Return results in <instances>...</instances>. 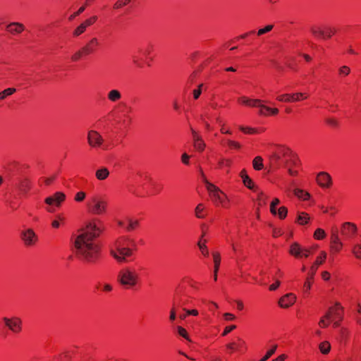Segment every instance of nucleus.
Listing matches in <instances>:
<instances>
[{"mask_svg":"<svg viewBox=\"0 0 361 361\" xmlns=\"http://www.w3.org/2000/svg\"><path fill=\"white\" fill-rule=\"evenodd\" d=\"M104 223L99 219L90 220L84 229L72 235L70 249L73 256L87 264H96L102 258V247L97 238L104 231Z\"/></svg>","mask_w":361,"mask_h":361,"instance_id":"1","label":"nucleus"},{"mask_svg":"<svg viewBox=\"0 0 361 361\" xmlns=\"http://www.w3.org/2000/svg\"><path fill=\"white\" fill-rule=\"evenodd\" d=\"M300 161L296 154L285 145L275 146L269 157V172L273 173L281 167L288 169L290 176L298 175Z\"/></svg>","mask_w":361,"mask_h":361,"instance_id":"2","label":"nucleus"},{"mask_svg":"<svg viewBox=\"0 0 361 361\" xmlns=\"http://www.w3.org/2000/svg\"><path fill=\"white\" fill-rule=\"evenodd\" d=\"M132 109L126 104H119L114 111L110 112L106 118H103L98 121V125L102 122V120L109 121L111 127L116 132H126L131 123L132 118L130 116Z\"/></svg>","mask_w":361,"mask_h":361,"instance_id":"3","label":"nucleus"},{"mask_svg":"<svg viewBox=\"0 0 361 361\" xmlns=\"http://www.w3.org/2000/svg\"><path fill=\"white\" fill-rule=\"evenodd\" d=\"M137 250L135 241L128 236H121L112 245L110 254L118 262L125 261L126 257H131Z\"/></svg>","mask_w":361,"mask_h":361,"instance_id":"4","label":"nucleus"},{"mask_svg":"<svg viewBox=\"0 0 361 361\" xmlns=\"http://www.w3.org/2000/svg\"><path fill=\"white\" fill-rule=\"evenodd\" d=\"M117 282L126 290H135L140 285V276L134 267L122 268L118 273Z\"/></svg>","mask_w":361,"mask_h":361,"instance_id":"5","label":"nucleus"},{"mask_svg":"<svg viewBox=\"0 0 361 361\" xmlns=\"http://www.w3.org/2000/svg\"><path fill=\"white\" fill-rule=\"evenodd\" d=\"M344 318V307L341 302H336L329 307L325 314L321 317L318 325L322 329L327 328L330 324L333 323L334 328L339 327Z\"/></svg>","mask_w":361,"mask_h":361,"instance_id":"6","label":"nucleus"},{"mask_svg":"<svg viewBox=\"0 0 361 361\" xmlns=\"http://www.w3.org/2000/svg\"><path fill=\"white\" fill-rule=\"evenodd\" d=\"M154 44L149 42L142 47H139L131 56V62L134 67L142 68L145 66L150 67L154 61L153 53Z\"/></svg>","mask_w":361,"mask_h":361,"instance_id":"7","label":"nucleus"},{"mask_svg":"<svg viewBox=\"0 0 361 361\" xmlns=\"http://www.w3.org/2000/svg\"><path fill=\"white\" fill-rule=\"evenodd\" d=\"M164 188L161 182L145 176L140 185H138L133 193L137 197L153 196L159 194Z\"/></svg>","mask_w":361,"mask_h":361,"instance_id":"8","label":"nucleus"},{"mask_svg":"<svg viewBox=\"0 0 361 361\" xmlns=\"http://www.w3.org/2000/svg\"><path fill=\"white\" fill-rule=\"evenodd\" d=\"M100 46L101 44L99 40L97 37H92L84 46L80 47L71 56V61L76 63L87 59V56L97 52L100 48Z\"/></svg>","mask_w":361,"mask_h":361,"instance_id":"9","label":"nucleus"},{"mask_svg":"<svg viewBox=\"0 0 361 361\" xmlns=\"http://www.w3.org/2000/svg\"><path fill=\"white\" fill-rule=\"evenodd\" d=\"M201 174L203 182L205 183L207 189L209 192V196L216 206H221L225 208L229 207V201L226 195L217 186L208 181L204 173L201 170Z\"/></svg>","mask_w":361,"mask_h":361,"instance_id":"10","label":"nucleus"},{"mask_svg":"<svg viewBox=\"0 0 361 361\" xmlns=\"http://www.w3.org/2000/svg\"><path fill=\"white\" fill-rule=\"evenodd\" d=\"M310 31L315 39L326 41L337 32V29L330 25H313L310 27Z\"/></svg>","mask_w":361,"mask_h":361,"instance_id":"11","label":"nucleus"},{"mask_svg":"<svg viewBox=\"0 0 361 361\" xmlns=\"http://www.w3.org/2000/svg\"><path fill=\"white\" fill-rule=\"evenodd\" d=\"M108 203L99 196L92 197L87 204V211L94 215H102L106 213Z\"/></svg>","mask_w":361,"mask_h":361,"instance_id":"12","label":"nucleus"},{"mask_svg":"<svg viewBox=\"0 0 361 361\" xmlns=\"http://www.w3.org/2000/svg\"><path fill=\"white\" fill-rule=\"evenodd\" d=\"M226 353L232 355L234 353L243 354L247 351L245 341L240 337H236L226 345Z\"/></svg>","mask_w":361,"mask_h":361,"instance_id":"13","label":"nucleus"},{"mask_svg":"<svg viewBox=\"0 0 361 361\" xmlns=\"http://www.w3.org/2000/svg\"><path fill=\"white\" fill-rule=\"evenodd\" d=\"M2 321L6 327H7L13 334H20L23 331V322L18 317H3Z\"/></svg>","mask_w":361,"mask_h":361,"instance_id":"14","label":"nucleus"},{"mask_svg":"<svg viewBox=\"0 0 361 361\" xmlns=\"http://www.w3.org/2000/svg\"><path fill=\"white\" fill-rule=\"evenodd\" d=\"M87 140L89 146L94 149L101 148L104 142L102 135L94 130H90L87 132Z\"/></svg>","mask_w":361,"mask_h":361,"instance_id":"15","label":"nucleus"},{"mask_svg":"<svg viewBox=\"0 0 361 361\" xmlns=\"http://www.w3.org/2000/svg\"><path fill=\"white\" fill-rule=\"evenodd\" d=\"M20 238L24 245L27 247L34 246L38 241V236L32 228H27L22 231Z\"/></svg>","mask_w":361,"mask_h":361,"instance_id":"16","label":"nucleus"},{"mask_svg":"<svg viewBox=\"0 0 361 361\" xmlns=\"http://www.w3.org/2000/svg\"><path fill=\"white\" fill-rule=\"evenodd\" d=\"M308 97L307 93L302 92L282 94L276 97V100L281 102H296L307 99Z\"/></svg>","mask_w":361,"mask_h":361,"instance_id":"17","label":"nucleus"},{"mask_svg":"<svg viewBox=\"0 0 361 361\" xmlns=\"http://www.w3.org/2000/svg\"><path fill=\"white\" fill-rule=\"evenodd\" d=\"M16 188L21 195H26L32 188V183L27 177L20 178L16 183Z\"/></svg>","mask_w":361,"mask_h":361,"instance_id":"18","label":"nucleus"},{"mask_svg":"<svg viewBox=\"0 0 361 361\" xmlns=\"http://www.w3.org/2000/svg\"><path fill=\"white\" fill-rule=\"evenodd\" d=\"M273 27H274L273 25H267L264 27L259 29L257 32H256L255 30H251V31L245 32L243 35H240L236 37V40H239L240 39H245V38H247V37H250L252 36H255V35H257V36L263 35L271 31Z\"/></svg>","mask_w":361,"mask_h":361,"instance_id":"19","label":"nucleus"},{"mask_svg":"<svg viewBox=\"0 0 361 361\" xmlns=\"http://www.w3.org/2000/svg\"><path fill=\"white\" fill-rule=\"evenodd\" d=\"M65 199L66 195L63 192H56L52 196L47 197L44 202L49 205L59 207L61 204L65 201Z\"/></svg>","mask_w":361,"mask_h":361,"instance_id":"20","label":"nucleus"},{"mask_svg":"<svg viewBox=\"0 0 361 361\" xmlns=\"http://www.w3.org/2000/svg\"><path fill=\"white\" fill-rule=\"evenodd\" d=\"M240 177L242 178L244 185L253 192L259 190V186L247 175V171L244 169L240 172Z\"/></svg>","mask_w":361,"mask_h":361,"instance_id":"21","label":"nucleus"},{"mask_svg":"<svg viewBox=\"0 0 361 361\" xmlns=\"http://www.w3.org/2000/svg\"><path fill=\"white\" fill-rule=\"evenodd\" d=\"M317 183L323 188H329L332 185L331 177L326 172H320L317 176Z\"/></svg>","mask_w":361,"mask_h":361,"instance_id":"22","label":"nucleus"},{"mask_svg":"<svg viewBox=\"0 0 361 361\" xmlns=\"http://www.w3.org/2000/svg\"><path fill=\"white\" fill-rule=\"evenodd\" d=\"M296 301V296L293 293H287L280 298L278 303L281 308H288Z\"/></svg>","mask_w":361,"mask_h":361,"instance_id":"23","label":"nucleus"},{"mask_svg":"<svg viewBox=\"0 0 361 361\" xmlns=\"http://www.w3.org/2000/svg\"><path fill=\"white\" fill-rule=\"evenodd\" d=\"M262 100L258 99H250L245 96L240 97L237 99V103L240 105L245 106L247 107H257L262 103Z\"/></svg>","mask_w":361,"mask_h":361,"instance_id":"24","label":"nucleus"},{"mask_svg":"<svg viewBox=\"0 0 361 361\" xmlns=\"http://www.w3.org/2000/svg\"><path fill=\"white\" fill-rule=\"evenodd\" d=\"M193 299L187 295H176L174 298V303L182 307H190L192 305Z\"/></svg>","mask_w":361,"mask_h":361,"instance_id":"25","label":"nucleus"},{"mask_svg":"<svg viewBox=\"0 0 361 361\" xmlns=\"http://www.w3.org/2000/svg\"><path fill=\"white\" fill-rule=\"evenodd\" d=\"M289 254L296 259L304 257V247H302L298 243H293L289 249Z\"/></svg>","mask_w":361,"mask_h":361,"instance_id":"26","label":"nucleus"},{"mask_svg":"<svg viewBox=\"0 0 361 361\" xmlns=\"http://www.w3.org/2000/svg\"><path fill=\"white\" fill-rule=\"evenodd\" d=\"M25 27V25L23 23L13 22L9 23L6 26V31L11 35H16L21 34L24 30Z\"/></svg>","mask_w":361,"mask_h":361,"instance_id":"27","label":"nucleus"},{"mask_svg":"<svg viewBox=\"0 0 361 361\" xmlns=\"http://www.w3.org/2000/svg\"><path fill=\"white\" fill-rule=\"evenodd\" d=\"M357 232V226L355 224L350 222H345L343 224L341 228V233L343 235L348 237H353Z\"/></svg>","mask_w":361,"mask_h":361,"instance_id":"28","label":"nucleus"},{"mask_svg":"<svg viewBox=\"0 0 361 361\" xmlns=\"http://www.w3.org/2000/svg\"><path fill=\"white\" fill-rule=\"evenodd\" d=\"M351 253L359 261L361 266V237L354 240L351 247Z\"/></svg>","mask_w":361,"mask_h":361,"instance_id":"29","label":"nucleus"},{"mask_svg":"<svg viewBox=\"0 0 361 361\" xmlns=\"http://www.w3.org/2000/svg\"><path fill=\"white\" fill-rule=\"evenodd\" d=\"M257 107L259 108V114L264 116H276L279 112L277 108H271L263 105L262 103H260V106H258Z\"/></svg>","mask_w":361,"mask_h":361,"instance_id":"30","label":"nucleus"},{"mask_svg":"<svg viewBox=\"0 0 361 361\" xmlns=\"http://www.w3.org/2000/svg\"><path fill=\"white\" fill-rule=\"evenodd\" d=\"M213 261H214V280L217 281L218 271L221 264V255L219 252H212Z\"/></svg>","mask_w":361,"mask_h":361,"instance_id":"31","label":"nucleus"},{"mask_svg":"<svg viewBox=\"0 0 361 361\" xmlns=\"http://www.w3.org/2000/svg\"><path fill=\"white\" fill-rule=\"evenodd\" d=\"M257 197H256V202L259 207H264L267 205V201L269 200V196L266 195L262 190H261L259 188V190L256 192Z\"/></svg>","mask_w":361,"mask_h":361,"instance_id":"32","label":"nucleus"},{"mask_svg":"<svg viewBox=\"0 0 361 361\" xmlns=\"http://www.w3.org/2000/svg\"><path fill=\"white\" fill-rule=\"evenodd\" d=\"M350 338V331L347 328L342 327L339 330L338 339L341 344L346 345Z\"/></svg>","mask_w":361,"mask_h":361,"instance_id":"33","label":"nucleus"},{"mask_svg":"<svg viewBox=\"0 0 361 361\" xmlns=\"http://www.w3.org/2000/svg\"><path fill=\"white\" fill-rule=\"evenodd\" d=\"M122 98L121 92L118 90L113 89L107 93V99L113 103L117 102Z\"/></svg>","mask_w":361,"mask_h":361,"instance_id":"34","label":"nucleus"},{"mask_svg":"<svg viewBox=\"0 0 361 361\" xmlns=\"http://www.w3.org/2000/svg\"><path fill=\"white\" fill-rule=\"evenodd\" d=\"M109 176V171L106 167H102L95 172V176L99 180H106Z\"/></svg>","mask_w":361,"mask_h":361,"instance_id":"35","label":"nucleus"},{"mask_svg":"<svg viewBox=\"0 0 361 361\" xmlns=\"http://www.w3.org/2000/svg\"><path fill=\"white\" fill-rule=\"evenodd\" d=\"M310 217L306 212H300L296 218L295 222L301 226H305L309 223Z\"/></svg>","mask_w":361,"mask_h":361,"instance_id":"36","label":"nucleus"},{"mask_svg":"<svg viewBox=\"0 0 361 361\" xmlns=\"http://www.w3.org/2000/svg\"><path fill=\"white\" fill-rule=\"evenodd\" d=\"M294 195L298 198L303 201L309 200L311 197L310 194L307 191L300 188H296L294 190Z\"/></svg>","mask_w":361,"mask_h":361,"instance_id":"37","label":"nucleus"},{"mask_svg":"<svg viewBox=\"0 0 361 361\" xmlns=\"http://www.w3.org/2000/svg\"><path fill=\"white\" fill-rule=\"evenodd\" d=\"M226 144L231 149H239L241 147V145L237 141L223 139L221 141V145H224Z\"/></svg>","mask_w":361,"mask_h":361,"instance_id":"38","label":"nucleus"},{"mask_svg":"<svg viewBox=\"0 0 361 361\" xmlns=\"http://www.w3.org/2000/svg\"><path fill=\"white\" fill-rule=\"evenodd\" d=\"M66 219L63 214H58L56 219L51 222V227L53 228H59L61 225H64Z\"/></svg>","mask_w":361,"mask_h":361,"instance_id":"39","label":"nucleus"},{"mask_svg":"<svg viewBox=\"0 0 361 361\" xmlns=\"http://www.w3.org/2000/svg\"><path fill=\"white\" fill-rule=\"evenodd\" d=\"M253 169L256 171H261L264 168L263 159L260 156H257L252 160Z\"/></svg>","mask_w":361,"mask_h":361,"instance_id":"40","label":"nucleus"},{"mask_svg":"<svg viewBox=\"0 0 361 361\" xmlns=\"http://www.w3.org/2000/svg\"><path fill=\"white\" fill-rule=\"evenodd\" d=\"M197 245L202 255H204V257H208L209 250L206 245V240L203 239V235H202L200 240H199Z\"/></svg>","mask_w":361,"mask_h":361,"instance_id":"41","label":"nucleus"},{"mask_svg":"<svg viewBox=\"0 0 361 361\" xmlns=\"http://www.w3.org/2000/svg\"><path fill=\"white\" fill-rule=\"evenodd\" d=\"M233 164V161L231 159L221 158L219 160L217 164V169H222L224 167L230 168Z\"/></svg>","mask_w":361,"mask_h":361,"instance_id":"42","label":"nucleus"},{"mask_svg":"<svg viewBox=\"0 0 361 361\" xmlns=\"http://www.w3.org/2000/svg\"><path fill=\"white\" fill-rule=\"evenodd\" d=\"M343 248L342 242L330 243V255H337Z\"/></svg>","mask_w":361,"mask_h":361,"instance_id":"43","label":"nucleus"},{"mask_svg":"<svg viewBox=\"0 0 361 361\" xmlns=\"http://www.w3.org/2000/svg\"><path fill=\"white\" fill-rule=\"evenodd\" d=\"M133 0H117L113 5V10L118 11L128 5Z\"/></svg>","mask_w":361,"mask_h":361,"instance_id":"44","label":"nucleus"},{"mask_svg":"<svg viewBox=\"0 0 361 361\" xmlns=\"http://www.w3.org/2000/svg\"><path fill=\"white\" fill-rule=\"evenodd\" d=\"M128 222H129L128 225L126 228V230L128 232L133 231L138 228V227L140 226V222L137 219L133 220V219H130L128 220Z\"/></svg>","mask_w":361,"mask_h":361,"instance_id":"45","label":"nucleus"},{"mask_svg":"<svg viewBox=\"0 0 361 361\" xmlns=\"http://www.w3.org/2000/svg\"><path fill=\"white\" fill-rule=\"evenodd\" d=\"M319 248L318 245H313L308 247H304V257L307 258L310 255H313Z\"/></svg>","mask_w":361,"mask_h":361,"instance_id":"46","label":"nucleus"},{"mask_svg":"<svg viewBox=\"0 0 361 361\" xmlns=\"http://www.w3.org/2000/svg\"><path fill=\"white\" fill-rule=\"evenodd\" d=\"M16 92V89L13 87H8L0 92V100L6 99L7 97L12 95Z\"/></svg>","mask_w":361,"mask_h":361,"instance_id":"47","label":"nucleus"},{"mask_svg":"<svg viewBox=\"0 0 361 361\" xmlns=\"http://www.w3.org/2000/svg\"><path fill=\"white\" fill-rule=\"evenodd\" d=\"M319 348L322 354L326 355L330 352L331 345L328 341H323L319 344Z\"/></svg>","mask_w":361,"mask_h":361,"instance_id":"48","label":"nucleus"},{"mask_svg":"<svg viewBox=\"0 0 361 361\" xmlns=\"http://www.w3.org/2000/svg\"><path fill=\"white\" fill-rule=\"evenodd\" d=\"M326 234L324 229L322 228H317L314 232L313 237L315 240H323L326 238Z\"/></svg>","mask_w":361,"mask_h":361,"instance_id":"49","label":"nucleus"},{"mask_svg":"<svg viewBox=\"0 0 361 361\" xmlns=\"http://www.w3.org/2000/svg\"><path fill=\"white\" fill-rule=\"evenodd\" d=\"M350 73V68L348 66H343L338 68V74L340 77L348 76Z\"/></svg>","mask_w":361,"mask_h":361,"instance_id":"50","label":"nucleus"},{"mask_svg":"<svg viewBox=\"0 0 361 361\" xmlns=\"http://www.w3.org/2000/svg\"><path fill=\"white\" fill-rule=\"evenodd\" d=\"M276 214H278V217L281 220L286 219L288 214V208L285 206L280 207L278 212H276Z\"/></svg>","mask_w":361,"mask_h":361,"instance_id":"51","label":"nucleus"},{"mask_svg":"<svg viewBox=\"0 0 361 361\" xmlns=\"http://www.w3.org/2000/svg\"><path fill=\"white\" fill-rule=\"evenodd\" d=\"M326 259V252L325 251H322L319 253V255L317 257L314 264L319 266L322 264Z\"/></svg>","mask_w":361,"mask_h":361,"instance_id":"52","label":"nucleus"},{"mask_svg":"<svg viewBox=\"0 0 361 361\" xmlns=\"http://www.w3.org/2000/svg\"><path fill=\"white\" fill-rule=\"evenodd\" d=\"M277 345H274L269 350L267 351L264 356L259 361H267L276 350Z\"/></svg>","mask_w":361,"mask_h":361,"instance_id":"53","label":"nucleus"},{"mask_svg":"<svg viewBox=\"0 0 361 361\" xmlns=\"http://www.w3.org/2000/svg\"><path fill=\"white\" fill-rule=\"evenodd\" d=\"M87 27L82 23L73 31V36L78 37L84 33Z\"/></svg>","mask_w":361,"mask_h":361,"instance_id":"54","label":"nucleus"},{"mask_svg":"<svg viewBox=\"0 0 361 361\" xmlns=\"http://www.w3.org/2000/svg\"><path fill=\"white\" fill-rule=\"evenodd\" d=\"M204 206L202 204H199L195 208V215L197 218H204Z\"/></svg>","mask_w":361,"mask_h":361,"instance_id":"55","label":"nucleus"},{"mask_svg":"<svg viewBox=\"0 0 361 361\" xmlns=\"http://www.w3.org/2000/svg\"><path fill=\"white\" fill-rule=\"evenodd\" d=\"M206 145L204 142V140H200L198 141L194 142V147L198 151V152H203L205 149Z\"/></svg>","mask_w":361,"mask_h":361,"instance_id":"56","label":"nucleus"},{"mask_svg":"<svg viewBox=\"0 0 361 361\" xmlns=\"http://www.w3.org/2000/svg\"><path fill=\"white\" fill-rule=\"evenodd\" d=\"M312 283L313 282L305 280L302 287V291L305 295H309Z\"/></svg>","mask_w":361,"mask_h":361,"instance_id":"57","label":"nucleus"},{"mask_svg":"<svg viewBox=\"0 0 361 361\" xmlns=\"http://www.w3.org/2000/svg\"><path fill=\"white\" fill-rule=\"evenodd\" d=\"M203 87H204V85L202 83H201L198 85L197 88L195 89L192 91V96L195 99H197L200 97V96L201 95Z\"/></svg>","mask_w":361,"mask_h":361,"instance_id":"58","label":"nucleus"},{"mask_svg":"<svg viewBox=\"0 0 361 361\" xmlns=\"http://www.w3.org/2000/svg\"><path fill=\"white\" fill-rule=\"evenodd\" d=\"M97 16H91L90 18L86 19L85 21L82 22V23L87 27H90L91 25H92L93 24H94L96 23V21L97 20Z\"/></svg>","mask_w":361,"mask_h":361,"instance_id":"59","label":"nucleus"},{"mask_svg":"<svg viewBox=\"0 0 361 361\" xmlns=\"http://www.w3.org/2000/svg\"><path fill=\"white\" fill-rule=\"evenodd\" d=\"M177 330L180 336L185 338L186 340H189L188 331L185 328L178 326Z\"/></svg>","mask_w":361,"mask_h":361,"instance_id":"60","label":"nucleus"},{"mask_svg":"<svg viewBox=\"0 0 361 361\" xmlns=\"http://www.w3.org/2000/svg\"><path fill=\"white\" fill-rule=\"evenodd\" d=\"M85 197H86L85 192L83 191H80L75 194L74 200L75 202H82L85 199Z\"/></svg>","mask_w":361,"mask_h":361,"instance_id":"61","label":"nucleus"},{"mask_svg":"<svg viewBox=\"0 0 361 361\" xmlns=\"http://www.w3.org/2000/svg\"><path fill=\"white\" fill-rule=\"evenodd\" d=\"M240 130L244 133L245 134H255L257 133V130L255 128H250V127H240Z\"/></svg>","mask_w":361,"mask_h":361,"instance_id":"62","label":"nucleus"},{"mask_svg":"<svg viewBox=\"0 0 361 361\" xmlns=\"http://www.w3.org/2000/svg\"><path fill=\"white\" fill-rule=\"evenodd\" d=\"M236 329V325L232 324L229 326H226L221 334L222 336H226L227 334L231 333L233 330Z\"/></svg>","mask_w":361,"mask_h":361,"instance_id":"63","label":"nucleus"},{"mask_svg":"<svg viewBox=\"0 0 361 361\" xmlns=\"http://www.w3.org/2000/svg\"><path fill=\"white\" fill-rule=\"evenodd\" d=\"M341 242L338 234V231L332 232L330 237V243Z\"/></svg>","mask_w":361,"mask_h":361,"instance_id":"64","label":"nucleus"}]
</instances>
